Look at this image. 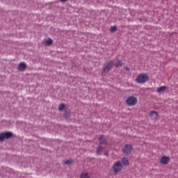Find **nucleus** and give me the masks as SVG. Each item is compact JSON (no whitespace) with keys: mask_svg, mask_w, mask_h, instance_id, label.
<instances>
[{"mask_svg":"<svg viewBox=\"0 0 178 178\" xmlns=\"http://www.w3.org/2000/svg\"><path fill=\"white\" fill-rule=\"evenodd\" d=\"M149 79V76L145 73H142L141 74L138 76V78L136 79V83L140 84V83H145L147 81H148Z\"/></svg>","mask_w":178,"mask_h":178,"instance_id":"obj_1","label":"nucleus"},{"mask_svg":"<svg viewBox=\"0 0 178 178\" xmlns=\"http://www.w3.org/2000/svg\"><path fill=\"white\" fill-rule=\"evenodd\" d=\"M125 102L128 106H134L138 103V99L134 96H130L127 99Z\"/></svg>","mask_w":178,"mask_h":178,"instance_id":"obj_2","label":"nucleus"},{"mask_svg":"<svg viewBox=\"0 0 178 178\" xmlns=\"http://www.w3.org/2000/svg\"><path fill=\"white\" fill-rule=\"evenodd\" d=\"M122 168L123 165L120 161H116L113 165V170L115 174L118 173V172H121V170H122Z\"/></svg>","mask_w":178,"mask_h":178,"instance_id":"obj_3","label":"nucleus"},{"mask_svg":"<svg viewBox=\"0 0 178 178\" xmlns=\"http://www.w3.org/2000/svg\"><path fill=\"white\" fill-rule=\"evenodd\" d=\"M114 65L113 60H110L106 64L105 67L103 70V74L105 75L106 74H108L113 68V66Z\"/></svg>","mask_w":178,"mask_h":178,"instance_id":"obj_4","label":"nucleus"},{"mask_svg":"<svg viewBox=\"0 0 178 178\" xmlns=\"http://www.w3.org/2000/svg\"><path fill=\"white\" fill-rule=\"evenodd\" d=\"M133 150H134V148H133L132 145H125L123 148V152L126 155L131 154V152H133Z\"/></svg>","mask_w":178,"mask_h":178,"instance_id":"obj_5","label":"nucleus"},{"mask_svg":"<svg viewBox=\"0 0 178 178\" xmlns=\"http://www.w3.org/2000/svg\"><path fill=\"white\" fill-rule=\"evenodd\" d=\"M150 118L152 120L156 121L159 118V113L156 111H152L150 112Z\"/></svg>","mask_w":178,"mask_h":178,"instance_id":"obj_6","label":"nucleus"},{"mask_svg":"<svg viewBox=\"0 0 178 178\" xmlns=\"http://www.w3.org/2000/svg\"><path fill=\"white\" fill-rule=\"evenodd\" d=\"M170 161V157L163 156L161 159V163H162V165H168Z\"/></svg>","mask_w":178,"mask_h":178,"instance_id":"obj_7","label":"nucleus"},{"mask_svg":"<svg viewBox=\"0 0 178 178\" xmlns=\"http://www.w3.org/2000/svg\"><path fill=\"white\" fill-rule=\"evenodd\" d=\"M26 68V65L25 63H21L19 65L18 70L19 71H24Z\"/></svg>","mask_w":178,"mask_h":178,"instance_id":"obj_8","label":"nucleus"},{"mask_svg":"<svg viewBox=\"0 0 178 178\" xmlns=\"http://www.w3.org/2000/svg\"><path fill=\"white\" fill-rule=\"evenodd\" d=\"M99 140L100 144L102 145H104L106 143V138L104 136H100V137L99 138Z\"/></svg>","mask_w":178,"mask_h":178,"instance_id":"obj_9","label":"nucleus"},{"mask_svg":"<svg viewBox=\"0 0 178 178\" xmlns=\"http://www.w3.org/2000/svg\"><path fill=\"white\" fill-rule=\"evenodd\" d=\"M167 87L166 86H161L159 88H157V92L161 93V92H163L167 90Z\"/></svg>","mask_w":178,"mask_h":178,"instance_id":"obj_10","label":"nucleus"},{"mask_svg":"<svg viewBox=\"0 0 178 178\" xmlns=\"http://www.w3.org/2000/svg\"><path fill=\"white\" fill-rule=\"evenodd\" d=\"M43 43L46 46H51L53 44V40L51 38H49L48 40H45Z\"/></svg>","mask_w":178,"mask_h":178,"instance_id":"obj_11","label":"nucleus"},{"mask_svg":"<svg viewBox=\"0 0 178 178\" xmlns=\"http://www.w3.org/2000/svg\"><path fill=\"white\" fill-rule=\"evenodd\" d=\"M4 137L6 139H8L13 136V133L12 132H5L3 133Z\"/></svg>","mask_w":178,"mask_h":178,"instance_id":"obj_12","label":"nucleus"},{"mask_svg":"<svg viewBox=\"0 0 178 178\" xmlns=\"http://www.w3.org/2000/svg\"><path fill=\"white\" fill-rule=\"evenodd\" d=\"M122 162L123 165H125L126 166H127L128 165H129V161L128 159L126 158V157H124V158L122 159Z\"/></svg>","mask_w":178,"mask_h":178,"instance_id":"obj_13","label":"nucleus"},{"mask_svg":"<svg viewBox=\"0 0 178 178\" xmlns=\"http://www.w3.org/2000/svg\"><path fill=\"white\" fill-rule=\"evenodd\" d=\"M122 65H123V63L122 60H118L115 64V66L117 68L121 67Z\"/></svg>","mask_w":178,"mask_h":178,"instance_id":"obj_14","label":"nucleus"},{"mask_svg":"<svg viewBox=\"0 0 178 178\" xmlns=\"http://www.w3.org/2000/svg\"><path fill=\"white\" fill-rule=\"evenodd\" d=\"M104 151V147L102 146H99L97 149V153L98 154H102V152Z\"/></svg>","mask_w":178,"mask_h":178,"instance_id":"obj_15","label":"nucleus"},{"mask_svg":"<svg viewBox=\"0 0 178 178\" xmlns=\"http://www.w3.org/2000/svg\"><path fill=\"white\" fill-rule=\"evenodd\" d=\"M65 105L64 104H60V106L58 107V110L60 111H62L65 109Z\"/></svg>","mask_w":178,"mask_h":178,"instance_id":"obj_16","label":"nucleus"},{"mask_svg":"<svg viewBox=\"0 0 178 178\" xmlns=\"http://www.w3.org/2000/svg\"><path fill=\"white\" fill-rule=\"evenodd\" d=\"M81 178H89V175L88 173H83L81 175Z\"/></svg>","mask_w":178,"mask_h":178,"instance_id":"obj_17","label":"nucleus"},{"mask_svg":"<svg viewBox=\"0 0 178 178\" xmlns=\"http://www.w3.org/2000/svg\"><path fill=\"white\" fill-rule=\"evenodd\" d=\"M118 29H117V26H112L111 29H110V31L111 32H115V31H117Z\"/></svg>","mask_w":178,"mask_h":178,"instance_id":"obj_18","label":"nucleus"},{"mask_svg":"<svg viewBox=\"0 0 178 178\" xmlns=\"http://www.w3.org/2000/svg\"><path fill=\"white\" fill-rule=\"evenodd\" d=\"M5 139L4 133L0 134V140H3Z\"/></svg>","mask_w":178,"mask_h":178,"instance_id":"obj_19","label":"nucleus"},{"mask_svg":"<svg viewBox=\"0 0 178 178\" xmlns=\"http://www.w3.org/2000/svg\"><path fill=\"white\" fill-rule=\"evenodd\" d=\"M72 162V161L70 160H67V161H64V163H65V165H71Z\"/></svg>","mask_w":178,"mask_h":178,"instance_id":"obj_20","label":"nucleus"},{"mask_svg":"<svg viewBox=\"0 0 178 178\" xmlns=\"http://www.w3.org/2000/svg\"><path fill=\"white\" fill-rule=\"evenodd\" d=\"M124 70L127 71H130V68L128 67H125Z\"/></svg>","mask_w":178,"mask_h":178,"instance_id":"obj_21","label":"nucleus"},{"mask_svg":"<svg viewBox=\"0 0 178 178\" xmlns=\"http://www.w3.org/2000/svg\"><path fill=\"white\" fill-rule=\"evenodd\" d=\"M61 2H65L67 1L68 0H60Z\"/></svg>","mask_w":178,"mask_h":178,"instance_id":"obj_22","label":"nucleus"}]
</instances>
